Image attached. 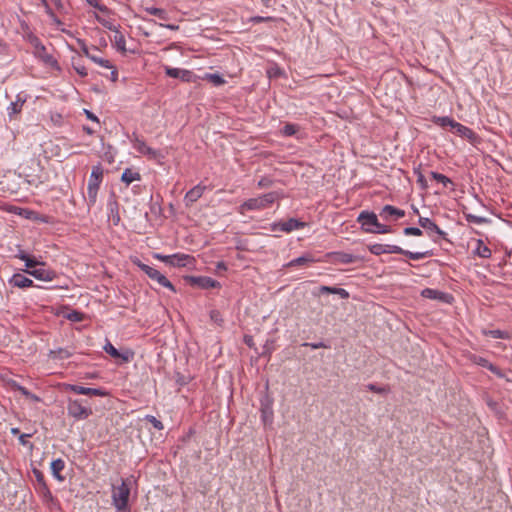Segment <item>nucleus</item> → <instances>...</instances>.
<instances>
[{
  "mask_svg": "<svg viewBox=\"0 0 512 512\" xmlns=\"http://www.w3.org/2000/svg\"><path fill=\"white\" fill-rule=\"evenodd\" d=\"M104 351L113 358H120L123 362L127 363L132 358L131 352L121 353L119 352L109 341L103 347Z\"/></svg>",
  "mask_w": 512,
  "mask_h": 512,
  "instance_id": "17",
  "label": "nucleus"
},
{
  "mask_svg": "<svg viewBox=\"0 0 512 512\" xmlns=\"http://www.w3.org/2000/svg\"><path fill=\"white\" fill-rule=\"evenodd\" d=\"M73 67L81 77H86L88 75L87 69L83 65L73 63Z\"/></svg>",
  "mask_w": 512,
  "mask_h": 512,
  "instance_id": "58",
  "label": "nucleus"
},
{
  "mask_svg": "<svg viewBox=\"0 0 512 512\" xmlns=\"http://www.w3.org/2000/svg\"><path fill=\"white\" fill-rule=\"evenodd\" d=\"M144 10L148 14L154 15V16L158 17L161 20L166 21V20L169 19L168 13L166 12V10H164L162 8H156V7H152L151 6V7H145Z\"/></svg>",
  "mask_w": 512,
  "mask_h": 512,
  "instance_id": "28",
  "label": "nucleus"
},
{
  "mask_svg": "<svg viewBox=\"0 0 512 512\" xmlns=\"http://www.w3.org/2000/svg\"><path fill=\"white\" fill-rule=\"evenodd\" d=\"M86 2L96 8L97 10H99L100 12H103V13H109L110 10L107 6H105L104 4L101 3L100 0H86Z\"/></svg>",
  "mask_w": 512,
  "mask_h": 512,
  "instance_id": "42",
  "label": "nucleus"
},
{
  "mask_svg": "<svg viewBox=\"0 0 512 512\" xmlns=\"http://www.w3.org/2000/svg\"><path fill=\"white\" fill-rule=\"evenodd\" d=\"M303 346H309L312 349L326 348L327 346L323 342L318 343H304Z\"/></svg>",
  "mask_w": 512,
  "mask_h": 512,
  "instance_id": "63",
  "label": "nucleus"
},
{
  "mask_svg": "<svg viewBox=\"0 0 512 512\" xmlns=\"http://www.w3.org/2000/svg\"><path fill=\"white\" fill-rule=\"evenodd\" d=\"M305 226H306L305 222H302L295 218H290L287 221L271 224V231H273V232L281 231V232L290 233L293 230L302 229Z\"/></svg>",
  "mask_w": 512,
  "mask_h": 512,
  "instance_id": "8",
  "label": "nucleus"
},
{
  "mask_svg": "<svg viewBox=\"0 0 512 512\" xmlns=\"http://www.w3.org/2000/svg\"><path fill=\"white\" fill-rule=\"evenodd\" d=\"M130 487L126 480L122 479L119 486H113L112 502L117 511H125L128 508Z\"/></svg>",
  "mask_w": 512,
  "mask_h": 512,
  "instance_id": "2",
  "label": "nucleus"
},
{
  "mask_svg": "<svg viewBox=\"0 0 512 512\" xmlns=\"http://www.w3.org/2000/svg\"><path fill=\"white\" fill-rule=\"evenodd\" d=\"M181 70L180 68H173V67H165V73L167 76L169 77H172V78H179V75L181 73Z\"/></svg>",
  "mask_w": 512,
  "mask_h": 512,
  "instance_id": "53",
  "label": "nucleus"
},
{
  "mask_svg": "<svg viewBox=\"0 0 512 512\" xmlns=\"http://www.w3.org/2000/svg\"><path fill=\"white\" fill-rule=\"evenodd\" d=\"M487 335L491 336L494 339H505L507 337V333L501 330H490Z\"/></svg>",
  "mask_w": 512,
  "mask_h": 512,
  "instance_id": "54",
  "label": "nucleus"
},
{
  "mask_svg": "<svg viewBox=\"0 0 512 512\" xmlns=\"http://www.w3.org/2000/svg\"><path fill=\"white\" fill-rule=\"evenodd\" d=\"M77 43L80 46L82 53L90 59V57H92L93 54H90L89 48L87 47L86 43L82 39H77Z\"/></svg>",
  "mask_w": 512,
  "mask_h": 512,
  "instance_id": "55",
  "label": "nucleus"
},
{
  "mask_svg": "<svg viewBox=\"0 0 512 512\" xmlns=\"http://www.w3.org/2000/svg\"><path fill=\"white\" fill-rule=\"evenodd\" d=\"M313 261L312 257L310 255H303L298 258H295L291 260L289 263H287V267H294V266H304Z\"/></svg>",
  "mask_w": 512,
  "mask_h": 512,
  "instance_id": "31",
  "label": "nucleus"
},
{
  "mask_svg": "<svg viewBox=\"0 0 512 512\" xmlns=\"http://www.w3.org/2000/svg\"><path fill=\"white\" fill-rule=\"evenodd\" d=\"M66 318L72 322H81L84 319V314L77 310H71L67 313Z\"/></svg>",
  "mask_w": 512,
  "mask_h": 512,
  "instance_id": "39",
  "label": "nucleus"
},
{
  "mask_svg": "<svg viewBox=\"0 0 512 512\" xmlns=\"http://www.w3.org/2000/svg\"><path fill=\"white\" fill-rule=\"evenodd\" d=\"M133 147L134 149L141 153V154H144L145 152V149L147 147V144L143 141V140H140L139 138H136L134 141H133Z\"/></svg>",
  "mask_w": 512,
  "mask_h": 512,
  "instance_id": "47",
  "label": "nucleus"
},
{
  "mask_svg": "<svg viewBox=\"0 0 512 512\" xmlns=\"http://www.w3.org/2000/svg\"><path fill=\"white\" fill-rule=\"evenodd\" d=\"M273 181L268 177H263L258 181V187L259 188H268L272 186Z\"/></svg>",
  "mask_w": 512,
  "mask_h": 512,
  "instance_id": "57",
  "label": "nucleus"
},
{
  "mask_svg": "<svg viewBox=\"0 0 512 512\" xmlns=\"http://www.w3.org/2000/svg\"><path fill=\"white\" fill-rule=\"evenodd\" d=\"M18 389L24 396L38 400V398L34 396L31 392H29L25 387L19 386Z\"/></svg>",
  "mask_w": 512,
  "mask_h": 512,
  "instance_id": "64",
  "label": "nucleus"
},
{
  "mask_svg": "<svg viewBox=\"0 0 512 512\" xmlns=\"http://www.w3.org/2000/svg\"><path fill=\"white\" fill-rule=\"evenodd\" d=\"M475 254L481 258H490L491 250L484 244L482 240H478L475 249Z\"/></svg>",
  "mask_w": 512,
  "mask_h": 512,
  "instance_id": "29",
  "label": "nucleus"
},
{
  "mask_svg": "<svg viewBox=\"0 0 512 512\" xmlns=\"http://www.w3.org/2000/svg\"><path fill=\"white\" fill-rule=\"evenodd\" d=\"M67 413L76 420H85L93 414V411L83 400L69 398L67 402Z\"/></svg>",
  "mask_w": 512,
  "mask_h": 512,
  "instance_id": "3",
  "label": "nucleus"
},
{
  "mask_svg": "<svg viewBox=\"0 0 512 512\" xmlns=\"http://www.w3.org/2000/svg\"><path fill=\"white\" fill-rule=\"evenodd\" d=\"M210 319L219 325H221L223 323L222 315H221L220 311H218V310L210 311Z\"/></svg>",
  "mask_w": 512,
  "mask_h": 512,
  "instance_id": "52",
  "label": "nucleus"
},
{
  "mask_svg": "<svg viewBox=\"0 0 512 512\" xmlns=\"http://www.w3.org/2000/svg\"><path fill=\"white\" fill-rule=\"evenodd\" d=\"M112 41L114 42L116 48L121 51L122 53H125L126 52V47H125V44H126V41H125V37L124 35L119 31V30H116L115 31V34H114V37L112 39Z\"/></svg>",
  "mask_w": 512,
  "mask_h": 512,
  "instance_id": "27",
  "label": "nucleus"
},
{
  "mask_svg": "<svg viewBox=\"0 0 512 512\" xmlns=\"http://www.w3.org/2000/svg\"><path fill=\"white\" fill-rule=\"evenodd\" d=\"M385 253H394V254H402L407 256L411 260H420L427 257L432 256V251H425V252H411L408 250L402 249L400 246L397 245H389L385 244Z\"/></svg>",
  "mask_w": 512,
  "mask_h": 512,
  "instance_id": "6",
  "label": "nucleus"
},
{
  "mask_svg": "<svg viewBox=\"0 0 512 512\" xmlns=\"http://www.w3.org/2000/svg\"><path fill=\"white\" fill-rule=\"evenodd\" d=\"M431 177L436 180L437 182L441 183L444 187H448V185H453V182L450 178L445 176L444 174L431 171L430 173Z\"/></svg>",
  "mask_w": 512,
  "mask_h": 512,
  "instance_id": "35",
  "label": "nucleus"
},
{
  "mask_svg": "<svg viewBox=\"0 0 512 512\" xmlns=\"http://www.w3.org/2000/svg\"><path fill=\"white\" fill-rule=\"evenodd\" d=\"M103 178V169L100 165H96L92 167L91 175L88 181V186L90 187H100V183Z\"/></svg>",
  "mask_w": 512,
  "mask_h": 512,
  "instance_id": "20",
  "label": "nucleus"
},
{
  "mask_svg": "<svg viewBox=\"0 0 512 512\" xmlns=\"http://www.w3.org/2000/svg\"><path fill=\"white\" fill-rule=\"evenodd\" d=\"M380 216L386 221L391 218L399 219L405 216V211L392 205H385L380 211Z\"/></svg>",
  "mask_w": 512,
  "mask_h": 512,
  "instance_id": "15",
  "label": "nucleus"
},
{
  "mask_svg": "<svg viewBox=\"0 0 512 512\" xmlns=\"http://www.w3.org/2000/svg\"><path fill=\"white\" fill-rule=\"evenodd\" d=\"M299 127L292 123H287L282 129V134L284 136H293L298 131Z\"/></svg>",
  "mask_w": 512,
  "mask_h": 512,
  "instance_id": "41",
  "label": "nucleus"
},
{
  "mask_svg": "<svg viewBox=\"0 0 512 512\" xmlns=\"http://www.w3.org/2000/svg\"><path fill=\"white\" fill-rule=\"evenodd\" d=\"M145 420H147L149 423L152 424V426L157 429V430H163L164 429V426H163V423L158 420L155 416L153 415H147L145 417Z\"/></svg>",
  "mask_w": 512,
  "mask_h": 512,
  "instance_id": "46",
  "label": "nucleus"
},
{
  "mask_svg": "<svg viewBox=\"0 0 512 512\" xmlns=\"http://www.w3.org/2000/svg\"><path fill=\"white\" fill-rule=\"evenodd\" d=\"M370 253H372L373 255H376V256H379L381 254H384L385 253V247H384V244H373V245H370L368 247Z\"/></svg>",
  "mask_w": 512,
  "mask_h": 512,
  "instance_id": "45",
  "label": "nucleus"
},
{
  "mask_svg": "<svg viewBox=\"0 0 512 512\" xmlns=\"http://www.w3.org/2000/svg\"><path fill=\"white\" fill-rule=\"evenodd\" d=\"M98 190L97 187H87V205L89 209L96 204Z\"/></svg>",
  "mask_w": 512,
  "mask_h": 512,
  "instance_id": "32",
  "label": "nucleus"
},
{
  "mask_svg": "<svg viewBox=\"0 0 512 512\" xmlns=\"http://www.w3.org/2000/svg\"><path fill=\"white\" fill-rule=\"evenodd\" d=\"M65 390L71 391L75 394H80V395L99 396V397L108 396V392L102 388H89V387H83V386L76 385V384H66Z\"/></svg>",
  "mask_w": 512,
  "mask_h": 512,
  "instance_id": "7",
  "label": "nucleus"
},
{
  "mask_svg": "<svg viewBox=\"0 0 512 512\" xmlns=\"http://www.w3.org/2000/svg\"><path fill=\"white\" fill-rule=\"evenodd\" d=\"M464 216H465L466 221L469 223L485 224V223L489 222V219L482 217V216H477V215H474L471 213H464Z\"/></svg>",
  "mask_w": 512,
  "mask_h": 512,
  "instance_id": "36",
  "label": "nucleus"
},
{
  "mask_svg": "<svg viewBox=\"0 0 512 512\" xmlns=\"http://www.w3.org/2000/svg\"><path fill=\"white\" fill-rule=\"evenodd\" d=\"M184 280L191 286L201 289L220 288L221 284L211 277L207 276H185Z\"/></svg>",
  "mask_w": 512,
  "mask_h": 512,
  "instance_id": "5",
  "label": "nucleus"
},
{
  "mask_svg": "<svg viewBox=\"0 0 512 512\" xmlns=\"http://www.w3.org/2000/svg\"><path fill=\"white\" fill-rule=\"evenodd\" d=\"M155 258L171 265L172 255L155 254Z\"/></svg>",
  "mask_w": 512,
  "mask_h": 512,
  "instance_id": "61",
  "label": "nucleus"
},
{
  "mask_svg": "<svg viewBox=\"0 0 512 512\" xmlns=\"http://www.w3.org/2000/svg\"><path fill=\"white\" fill-rule=\"evenodd\" d=\"M143 155L148 156L150 159H157L162 156L159 150H155L148 145Z\"/></svg>",
  "mask_w": 512,
  "mask_h": 512,
  "instance_id": "49",
  "label": "nucleus"
},
{
  "mask_svg": "<svg viewBox=\"0 0 512 512\" xmlns=\"http://www.w3.org/2000/svg\"><path fill=\"white\" fill-rule=\"evenodd\" d=\"M32 43L36 48L37 55L43 57L45 61L48 62L51 59V56L47 54L45 46L40 43L38 38H35Z\"/></svg>",
  "mask_w": 512,
  "mask_h": 512,
  "instance_id": "33",
  "label": "nucleus"
},
{
  "mask_svg": "<svg viewBox=\"0 0 512 512\" xmlns=\"http://www.w3.org/2000/svg\"><path fill=\"white\" fill-rule=\"evenodd\" d=\"M421 296L431 300H438L444 303H451L453 296L449 293H445L432 288H425L421 292Z\"/></svg>",
  "mask_w": 512,
  "mask_h": 512,
  "instance_id": "12",
  "label": "nucleus"
},
{
  "mask_svg": "<svg viewBox=\"0 0 512 512\" xmlns=\"http://www.w3.org/2000/svg\"><path fill=\"white\" fill-rule=\"evenodd\" d=\"M414 174L417 176V184L420 186V188L427 189V181L424 175L422 174L420 167L414 168Z\"/></svg>",
  "mask_w": 512,
  "mask_h": 512,
  "instance_id": "38",
  "label": "nucleus"
},
{
  "mask_svg": "<svg viewBox=\"0 0 512 512\" xmlns=\"http://www.w3.org/2000/svg\"><path fill=\"white\" fill-rule=\"evenodd\" d=\"M90 60L104 68H113V65L107 59L92 55V57H90Z\"/></svg>",
  "mask_w": 512,
  "mask_h": 512,
  "instance_id": "44",
  "label": "nucleus"
},
{
  "mask_svg": "<svg viewBox=\"0 0 512 512\" xmlns=\"http://www.w3.org/2000/svg\"><path fill=\"white\" fill-rule=\"evenodd\" d=\"M195 258L188 254L176 253L172 255L171 266L174 267H194Z\"/></svg>",
  "mask_w": 512,
  "mask_h": 512,
  "instance_id": "13",
  "label": "nucleus"
},
{
  "mask_svg": "<svg viewBox=\"0 0 512 512\" xmlns=\"http://www.w3.org/2000/svg\"><path fill=\"white\" fill-rule=\"evenodd\" d=\"M9 283L12 286L18 287V288H27V287H32L34 285L33 281L30 278H28L20 273L14 274L11 277V279L9 280Z\"/></svg>",
  "mask_w": 512,
  "mask_h": 512,
  "instance_id": "18",
  "label": "nucleus"
},
{
  "mask_svg": "<svg viewBox=\"0 0 512 512\" xmlns=\"http://www.w3.org/2000/svg\"><path fill=\"white\" fill-rule=\"evenodd\" d=\"M95 19L97 22H99L102 26L109 29L110 31L115 32L116 30H118V28L111 21L102 18L98 14H95Z\"/></svg>",
  "mask_w": 512,
  "mask_h": 512,
  "instance_id": "40",
  "label": "nucleus"
},
{
  "mask_svg": "<svg viewBox=\"0 0 512 512\" xmlns=\"http://www.w3.org/2000/svg\"><path fill=\"white\" fill-rule=\"evenodd\" d=\"M189 378L185 377L184 375H181L180 373L176 374V383L180 386H184L188 384Z\"/></svg>",
  "mask_w": 512,
  "mask_h": 512,
  "instance_id": "59",
  "label": "nucleus"
},
{
  "mask_svg": "<svg viewBox=\"0 0 512 512\" xmlns=\"http://www.w3.org/2000/svg\"><path fill=\"white\" fill-rule=\"evenodd\" d=\"M391 232H392V228L390 226L381 224V223H379V221H377V224L373 228L372 233L387 234V233H391Z\"/></svg>",
  "mask_w": 512,
  "mask_h": 512,
  "instance_id": "43",
  "label": "nucleus"
},
{
  "mask_svg": "<svg viewBox=\"0 0 512 512\" xmlns=\"http://www.w3.org/2000/svg\"><path fill=\"white\" fill-rule=\"evenodd\" d=\"M418 223L420 227L427 230L429 235H432V233H435L440 237H444L446 235V233L434 221H432L429 218L420 217Z\"/></svg>",
  "mask_w": 512,
  "mask_h": 512,
  "instance_id": "14",
  "label": "nucleus"
},
{
  "mask_svg": "<svg viewBox=\"0 0 512 512\" xmlns=\"http://www.w3.org/2000/svg\"><path fill=\"white\" fill-rule=\"evenodd\" d=\"M25 101V98H22L20 95H17L16 101L11 102V104L7 108L8 116L10 119H13L16 114L21 112L22 106L25 103Z\"/></svg>",
  "mask_w": 512,
  "mask_h": 512,
  "instance_id": "21",
  "label": "nucleus"
},
{
  "mask_svg": "<svg viewBox=\"0 0 512 512\" xmlns=\"http://www.w3.org/2000/svg\"><path fill=\"white\" fill-rule=\"evenodd\" d=\"M193 73L189 70L182 69L179 75V79L185 82H190L192 80Z\"/></svg>",
  "mask_w": 512,
  "mask_h": 512,
  "instance_id": "56",
  "label": "nucleus"
},
{
  "mask_svg": "<svg viewBox=\"0 0 512 512\" xmlns=\"http://www.w3.org/2000/svg\"><path fill=\"white\" fill-rule=\"evenodd\" d=\"M50 356L53 359L65 360L72 356V353L66 348H59L57 350H51Z\"/></svg>",
  "mask_w": 512,
  "mask_h": 512,
  "instance_id": "30",
  "label": "nucleus"
},
{
  "mask_svg": "<svg viewBox=\"0 0 512 512\" xmlns=\"http://www.w3.org/2000/svg\"><path fill=\"white\" fill-rule=\"evenodd\" d=\"M65 468V462L58 458L56 460H53L51 463V471L52 475L58 480L63 481L64 477L60 474L61 471Z\"/></svg>",
  "mask_w": 512,
  "mask_h": 512,
  "instance_id": "23",
  "label": "nucleus"
},
{
  "mask_svg": "<svg viewBox=\"0 0 512 512\" xmlns=\"http://www.w3.org/2000/svg\"><path fill=\"white\" fill-rule=\"evenodd\" d=\"M155 258L171 265L172 255L155 254Z\"/></svg>",
  "mask_w": 512,
  "mask_h": 512,
  "instance_id": "60",
  "label": "nucleus"
},
{
  "mask_svg": "<svg viewBox=\"0 0 512 512\" xmlns=\"http://www.w3.org/2000/svg\"><path fill=\"white\" fill-rule=\"evenodd\" d=\"M357 221L361 224L363 231L366 233H372L373 228L377 224L378 218L374 212L362 211L359 214Z\"/></svg>",
  "mask_w": 512,
  "mask_h": 512,
  "instance_id": "9",
  "label": "nucleus"
},
{
  "mask_svg": "<svg viewBox=\"0 0 512 512\" xmlns=\"http://www.w3.org/2000/svg\"><path fill=\"white\" fill-rule=\"evenodd\" d=\"M403 233L406 235V236H410V235H413V236H421L423 234L422 230L420 228H417V227H406L404 230H403Z\"/></svg>",
  "mask_w": 512,
  "mask_h": 512,
  "instance_id": "50",
  "label": "nucleus"
},
{
  "mask_svg": "<svg viewBox=\"0 0 512 512\" xmlns=\"http://www.w3.org/2000/svg\"><path fill=\"white\" fill-rule=\"evenodd\" d=\"M204 79L209 80L215 86H221L225 83L224 78L217 73H207Z\"/></svg>",
  "mask_w": 512,
  "mask_h": 512,
  "instance_id": "37",
  "label": "nucleus"
},
{
  "mask_svg": "<svg viewBox=\"0 0 512 512\" xmlns=\"http://www.w3.org/2000/svg\"><path fill=\"white\" fill-rule=\"evenodd\" d=\"M138 267L152 280L156 281L159 285L168 288L172 292H176L174 285L157 269L139 262Z\"/></svg>",
  "mask_w": 512,
  "mask_h": 512,
  "instance_id": "4",
  "label": "nucleus"
},
{
  "mask_svg": "<svg viewBox=\"0 0 512 512\" xmlns=\"http://www.w3.org/2000/svg\"><path fill=\"white\" fill-rule=\"evenodd\" d=\"M25 272L42 281H52L56 278V272L46 268L45 263L43 262H41V264L35 269L25 270Z\"/></svg>",
  "mask_w": 512,
  "mask_h": 512,
  "instance_id": "10",
  "label": "nucleus"
},
{
  "mask_svg": "<svg viewBox=\"0 0 512 512\" xmlns=\"http://www.w3.org/2000/svg\"><path fill=\"white\" fill-rule=\"evenodd\" d=\"M141 179V175L137 171H133L130 168L124 170L121 176V180L126 183V185H130L134 181H138Z\"/></svg>",
  "mask_w": 512,
  "mask_h": 512,
  "instance_id": "25",
  "label": "nucleus"
},
{
  "mask_svg": "<svg viewBox=\"0 0 512 512\" xmlns=\"http://www.w3.org/2000/svg\"><path fill=\"white\" fill-rule=\"evenodd\" d=\"M366 388L369 390V391H372L374 393H378V394H384L387 392V389L385 387H380V386H377L376 384L374 383H369L366 385Z\"/></svg>",
  "mask_w": 512,
  "mask_h": 512,
  "instance_id": "51",
  "label": "nucleus"
},
{
  "mask_svg": "<svg viewBox=\"0 0 512 512\" xmlns=\"http://www.w3.org/2000/svg\"><path fill=\"white\" fill-rule=\"evenodd\" d=\"M33 473H34V475L36 477L37 482L40 485V488L42 490H46V493L49 495V497L51 499L52 498V494H51V492H50V490H49V488H48V486H47V484L45 482L43 473L40 470H37V469H34Z\"/></svg>",
  "mask_w": 512,
  "mask_h": 512,
  "instance_id": "34",
  "label": "nucleus"
},
{
  "mask_svg": "<svg viewBox=\"0 0 512 512\" xmlns=\"http://www.w3.org/2000/svg\"><path fill=\"white\" fill-rule=\"evenodd\" d=\"M24 262L25 266L27 267V270L35 269L41 264V262H39L35 257L32 256L27 257V259Z\"/></svg>",
  "mask_w": 512,
  "mask_h": 512,
  "instance_id": "48",
  "label": "nucleus"
},
{
  "mask_svg": "<svg viewBox=\"0 0 512 512\" xmlns=\"http://www.w3.org/2000/svg\"><path fill=\"white\" fill-rule=\"evenodd\" d=\"M471 360L473 361V363H475L481 367L487 368L492 373H494L498 376H502L500 369L497 366H495L494 364H492L491 362H489L486 358L477 356V355H473L471 357Z\"/></svg>",
  "mask_w": 512,
  "mask_h": 512,
  "instance_id": "19",
  "label": "nucleus"
},
{
  "mask_svg": "<svg viewBox=\"0 0 512 512\" xmlns=\"http://www.w3.org/2000/svg\"><path fill=\"white\" fill-rule=\"evenodd\" d=\"M284 194L282 192L273 191L266 193L260 197L256 198H250L246 200L243 204L239 207V212L244 213L248 210H262L270 205H272L276 200L283 198Z\"/></svg>",
  "mask_w": 512,
  "mask_h": 512,
  "instance_id": "1",
  "label": "nucleus"
},
{
  "mask_svg": "<svg viewBox=\"0 0 512 512\" xmlns=\"http://www.w3.org/2000/svg\"><path fill=\"white\" fill-rule=\"evenodd\" d=\"M335 260H336V262L341 263V264H351V263H355V262L359 261L360 258L358 256L350 254V253L338 252V253H335Z\"/></svg>",
  "mask_w": 512,
  "mask_h": 512,
  "instance_id": "24",
  "label": "nucleus"
},
{
  "mask_svg": "<svg viewBox=\"0 0 512 512\" xmlns=\"http://www.w3.org/2000/svg\"><path fill=\"white\" fill-rule=\"evenodd\" d=\"M205 189L206 187L201 184H198L191 188L184 197L186 206H190L194 202H196L203 195Z\"/></svg>",
  "mask_w": 512,
  "mask_h": 512,
  "instance_id": "16",
  "label": "nucleus"
},
{
  "mask_svg": "<svg viewBox=\"0 0 512 512\" xmlns=\"http://www.w3.org/2000/svg\"><path fill=\"white\" fill-rule=\"evenodd\" d=\"M433 123L442 127V128H450L452 130L454 124L457 122L453 118L448 116H434L432 119Z\"/></svg>",
  "mask_w": 512,
  "mask_h": 512,
  "instance_id": "26",
  "label": "nucleus"
},
{
  "mask_svg": "<svg viewBox=\"0 0 512 512\" xmlns=\"http://www.w3.org/2000/svg\"><path fill=\"white\" fill-rule=\"evenodd\" d=\"M155 258L171 265L172 255L155 254Z\"/></svg>",
  "mask_w": 512,
  "mask_h": 512,
  "instance_id": "62",
  "label": "nucleus"
},
{
  "mask_svg": "<svg viewBox=\"0 0 512 512\" xmlns=\"http://www.w3.org/2000/svg\"><path fill=\"white\" fill-rule=\"evenodd\" d=\"M452 131L458 136L467 139L471 144H476L480 141L479 136L472 129L459 122L454 124Z\"/></svg>",
  "mask_w": 512,
  "mask_h": 512,
  "instance_id": "11",
  "label": "nucleus"
},
{
  "mask_svg": "<svg viewBox=\"0 0 512 512\" xmlns=\"http://www.w3.org/2000/svg\"><path fill=\"white\" fill-rule=\"evenodd\" d=\"M319 292L321 294H337L342 299H347L349 297V293L347 290L338 287L321 286L319 288Z\"/></svg>",
  "mask_w": 512,
  "mask_h": 512,
  "instance_id": "22",
  "label": "nucleus"
}]
</instances>
